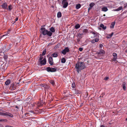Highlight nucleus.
Returning <instances> with one entry per match:
<instances>
[{"label": "nucleus", "mask_w": 127, "mask_h": 127, "mask_svg": "<svg viewBox=\"0 0 127 127\" xmlns=\"http://www.w3.org/2000/svg\"><path fill=\"white\" fill-rule=\"evenodd\" d=\"M85 68V66L84 63L82 62H78L75 64V68L76 70L79 73V71Z\"/></svg>", "instance_id": "nucleus-1"}, {"label": "nucleus", "mask_w": 127, "mask_h": 127, "mask_svg": "<svg viewBox=\"0 0 127 127\" xmlns=\"http://www.w3.org/2000/svg\"><path fill=\"white\" fill-rule=\"evenodd\" d=\"M43 34L44 35H47L49 36H52V33L50 31H48L47 30H46L42 32Z\"/></svg>", "instance_id": "nucleus-2"}, {"label": "nucleus", "mask_w": 127, "mask_h": 127, "mask_svg": "<svg viewBox=\"0 0 127 127\" xmlns=\"http://www.w3.org/2000/svg\"><path fill=\"white\" fill-rule=\"evenodd\" d=\"M5 116H9L13 117V115L7 112L4 111L1 112V115Z\"/></svg>", "instance_id": "nucleus-3"}, {"label": "nucleus", "mask_w": 127, "mask_h": 127, "mask_svg": "<svg viewBox=\"0 0 127 127\" xmlns=\"http://www.w3.org/2000/svg\"><path fill=\"white\" fill-rule=\"evenodd\" d=\"M39 65L41 66L42 65H44L46 63V59L44 58L42 60L39 61Z\"/></svg>", "instance_id": "nucleus-4"}, {"label": "nucleus", "mask_w": 127, "mask_h": 127, "mask_svg": "<svg viewBox=\"0 0 127 127\" xmlns=\"http://www.w3.org/2000/svg\"><path fill=\"white\" fill-rule=\"evenodd\" d=\"M69 51V50L68 47H66L65 48V49L63 50L62 51L61 53L65 55L66 53L68 52Z\"/></svg>", "instance_id": "nucleus-5"}, {"label": "nucleus", "mask_w": 127, "mask_h": 127, "mask_svg": "<svg viewBox=\"0 0 127 127\" xmlns=\"http://www.w3.org/2000/svg\"><path fill=\"white\" fill-rule=\"evenodd\" d=\"M67 1V0H63L62 1V3L63 5V7L66 8L67 6L68 3Z\"/></svg>", "instance_id": "nucleus-6"}, {"label": "nucleus", "mask_w": 127, "mask_h": 127, "mask_svg": "<svg viewBox=\"0 0 127 127\" xmlns=\"http://www.w3.org/2000/svg\"><path fill=\"white\" fill-rule=\"evenodd\" d=\"M47 70L48 72H54L56 71V69L54 68H51L50 67H48L47 68Z\"/></svg>", "instance_id": "nucleus-7"}, {"label": "nucleus", "mask_w": 127, "mask_h": 127, "mask_svg": "<svg viewBox=\"0 0 127 127\" xmlns=\"http://www.w3.org/2000/svg\"><path fill=\"white\" fill-rule=\"evenodd\" d=\"M1 6L2 8L3 9H8L7 5L6 3H4L2 4L1 5Z\"/></svg>", "instance_id": "nucleus-8"}, {"label": "nucleus", "mask_w": 127, "mask_h": 127, "mask_svg": "<svg viewBox=\"0 0 127 127\" xmlns=\"http://www.w3.org/2000/svg\"><path fill=\"white\" fill-rule=\"evenodd\" d=\"M105 53L104 51L101 49L100 50L99 52L98 53V54L99 56H102L105 54Z\"/></svg>", "instance_id": "nucleus-9"}, {"label": "nucleus", "mask_w": 127, "mask_h": 127, "mask_svg": "<svg viewBox=\"0 0 127 127\" xmlns=\"http://www.w3.org/2000/svg\"><path fill=\"white\" fill-rule=\"evenodd\" d=\"M113 61L115 62L116 61L117 58V54L116 53H113Z\"/></svg>", "instance_id": "nucleus-10"}, {"label": "nucleus", "mask_w": 127, "mask_h": 127, "mask_svg": "<svg viewBox=\"0 0 127 127\" xmlns=\"http://www.w3.org/2000/svg\"><path fill=\"white\" fill-rule=\"evenodd\" d=\"M49 64L51 65H52L53 64V59L52 57H50L49 59Z\"/></svg>", "instance_id": "nucleus-11"}, {"label": "nucleus", "mask_w": 127, "mask_h": 127, "mask_svg": "<svg viewBox=\"0 0 127 127\" xmlns=\"http://www.w3.org/2000/svg\"><path fill=\"white\" fill-rule=\"evenodd\" d=\"M99 40V39L98 38H96L95 39H93L91 41L92 43H94L95 42H97Z\"/></svg>", "instance_id": "nucleus-12"}, {"label": "nucleus", "mask_w": 127, "mask_h": 127, "mask_svg": "<svg viewBox=\"0 0 127 127\" xmlns=\"http://www.w3.org/2000/svg\"><path fill=\"white\" fill-rule=\"evenodd\" d=\"M90 32L94 35V37H96L97 35V34H98L95 31H91Z\"/></svg>", "instance_id": "nucleus-13"}, {"label": "nucleus", "mask_w": 127, "mask_h": 127, "mask_svg": "<svg viewBox=\"0 0 127 127\" xmlns=\"http://www.w3.org/2000/svg\"><path fill=\"white\" fill-rule=\"evenodd\" d=\"M108 10V9L106 7H103L102 8V11H104V12H106Z\"/></svg>", "instance_id": "nucleus-14"}, {"label": "nucleus", "mask_w": 127, "mask_h": 127, "mask_svg": "<svg viewBox=\"0 0 127 127\" xmlns=\"http://www.w3.org/2000/svg\"><path fill=\"white\" fill-rule=\"evenodd\" d=\"M10 80L9 79H8L7 80L5 81V83L6 85H8L10 84Z\"/></svg>", "instance_id": "nucleus-15"}, {"label": "nucleus", "mask_w": 127, "mask_h": 127, "mask_svg": "<svg viewBox=\"0 0 127 127\" xmlns=\"http://www.w3.org/2000/svg\"><path fill=\"white\" fill-rule=\"evenodd\" d=\"M113 33L112 32L111 33L108 34L107 37V38H111L113 35Z\"/></svg>", "instance_id": "nucleus-16"}, {"label": "nucleus", "mask_w": 127, "mask_h": 127, "mask_svg": "<svg viewBox=\"0 0 127 127\" xmlns=\"http://www.w3.org/2000/svg\"><path fill=\"white\" fill-rule=\"evenodd\" d=\"M52 56L54 57H56L58 56V54L57 53L55 52L52 55Z\"/></svg>", "instance_id": "nucleus-17"}, {"label": "nucleus", "mask_w": 127, "mask_h": 127, "mask_svg": "<svg viewBox=\"0 0 127 127\" xmlns=\"http://www.w3.org/2000/svg\"><path fill=\"white\" fill-rule=\"evenodd\" d=\"M115 22H112L111 23V24L110 27L111 28H114V26L115 25Z\"/></svg>", "instance_id": "nucleus-18"}, {"label": "nucleus", "mask_w": 127, "mask_h": 127, "mask_svg": "<svg viewBox=\"0 0 127 127\" xmlns=\"http://www.w3.org/2000/svg\"><path fill=\"white\" fill-rule=\"evenodd\" d=\"M123 9V7L122 6L114 10L115 11H119Z\"/></svg>", "instance_id": "nucleus-19"}, {"label": "nucleus", "mask_w": 127, "mask_h": 127, "mask_svg": "<svg viewBox=\"0 0 127 127\" xmlns=\"http://www.w3.org/2000/svg\"><path fill=\"white\" fill-rule=\"evenodd\" d=\"M100 27L101 28H102L103 30H105L106 29V26H104V25L103 24H100Z\"/></svg>", "instance_id": "nucleus-20"}, {"label": "nucleus", "mask_w": 127, "mask_h": 127, "mask_svg": "<svg viewBox=\"0 0 127 127\" xmlns=\"http://www.w3.org/2000/svg\"><path fill=\"white\" fill-rule=\"evenodd\" d=\"M62 16V14L60 12H58L57 13V17L58 18L61 17Z\"/></svg>", "instance_id": "nucleus-21"}, {"label": "nucleus", "mask_w": 127, "mask_h": 127, "mask_svg": "<svg viewBox=\"0 0 127 127\" xmlns=\"http://www.w3.org/2000/svg\"><path fill=\"white\" fill-rule=\"evenodd\" d=\"M50 32H55V30L54 28L53 27H51L50 29Z\"/></svg>", "instance_id": "nucleus-22"}, {"label": "nucleus", "mask_w": 127, "mask_h": 127, "mask_svg": "<svg viewBox=\"0 0 127 127\" xmlns=\"http://www.w3.org/2000/svg\"><path fill=\"white\" fill-rule=\"evenodd\" d=\"M50 83H51L53 86H54L55 84V81L54 80H51L49 81Z\"/></svg>", "instance_id": "nucleus-23"}, {"label": "nucleus", "mask_w": 127, "mask_h": 127, "mask_svg": "<svg viewBox=\"0 0 127 127\" xmlns=\"http://www.w3.org/2000/svg\"><path fill=\"white\" fill-rule=\"evenodd\" d=\"M81 7V5L80 4H78L76 5V8L77 9Z\"/></svg>", "instance_id": "nucleus-24"}, {"label": "nucleus", "mask_w": 127, "mask_h": 127, "mask_svg": "<svg viewBox=\"0 0 127 127\" xmlns=\"http://www.w3.org/2000/svg\"><path fill=\"white\" fill-rule=\"evenodd\" d=\"M80 26L79 25V24H77L75 26V28L76 29H77L79 28H80Z\"/></svg>", "instance_id": "nucleus-25"}, {"label": "nucleus", "mask_w": 127, "mask_h": 127, "mask_svg": "<svg viewBox=\"0 0 127 127\" xmlns=\"http://www.w3.org/2000/svg\"><path fill=\"white\" fill-rule=\"evenodd\" d=\"M83 35V34L78 33L77 35V36L79 38H82V35Z\"/></svg>", "instance_id": "nucleus-26"}, {"label": "nucleus", "mask_w": 127, "mask_h": 127, "mask_svg": "<svg viewBox=\"0 0 127 127\" xmlns=\"http://www.w3.org/2000/svg\"><path fill=\"white\" fill-rule=\"evenodd\" d=\"M66 61V60L64 58H63L62 59H61V62L63 63H64Z\"/></svg>", "instance_id": "nucleus-27"}, {"label": "nucleus", "mask_w": 127, "mask_h": 127, "mask_svg": "<svg viewBox=\"0 0 127 127\" xmlns=\"http://www.w3.org/2000/svg\"><path fill=\"white\" fill-rule=\"evenodd\" d=\"M12 5H10L8 6V9L9 11H11L12 10Z\"/></svg>", "instance_id": "nucleus-28"}, {"label": "nucleus", "mask_w": 127, "mask_h": 127, "mask_svg": "<svg viewBox=\"0 0 127 127\" xmlns=\"http://www.w3.org/2000/svg\"><path fill=\"white\" fill-rule=\"evenodd\" d=\"M88 31L87 29H85L83 30V32L85 33V34H86V33H87L88 32Z\"/></svg>", "instance_id": "nucleus-29"}, {"label": "nucleus", "mask_w": 127, "mask_h": 127, "mask_svg": "<svg viewBox=\"0 0 127 127\" xmlns=\"http://www.w3.org/2000/svg\"><path fill=\"white\" fill-rule=\"evenodd\" d=\"M95 4L94 3L92 2L90 4V8H92V7Z\"/></svg>", "instance_id": "nucleus-30"}, {"label": "nucleus", "mask_w": 127, "mask_h": 127, "mask_svg": "<svg viewBox=\"0 0 127 127\" xmlns=\"http://www.w3.org/2000/svg\"><path fill=\"white\" fill-rule=\"evenodd\" d=\"M7 120L6 119H0V122H6Z\"/></svg>", "instance_id": "nucleus-31"}, {"label": "nucleus", "mask_w": 127, "mask_h": 127, "mask_svg": "<svg viewBox=\"0 0 127 127\" xmlns=\"http://www.w3.org/2000/svg\"><path fill=\"white\" fill-rule=\"evenodd\" d=\"M46 50H44L43 52H42V56H44L45 55L46 53Z\"/></svg>", "instance_id": "nucleus-32"}, {"label": "nucleus", "mask_w": 127, "mask_h": 127, "mask_svg": "<svg viewBox=\"0 0 127 127\" xmlns=\"http://www.w3.org/2000/svg\"><path fill=\"white\" fill-rule=\"evenodd\" d=\"M11 46L12 44H10L8 45L7 46L8 48L7 49L8 50L10 49L11 48Z\"/></svg>", "instance_id": "nucleus-33"}, {"label": "nucleus", "mask_w": 127, "mask_h": 127, "mask_svg": "<svg viewBox=\"0 0 127 127\" xmlns=\"http://www.w3.org/2000/svg\"><path fill=\"white\" fill-rule=\"evenodd\" d=\"M75 87V84L74 83H73L72 85V87L73 88H74Z\"/></svg>", "instance_id": "nucleus-34"}, {"label": "nucleus", "mask_w": 127, "mask_h": 127, "mask_svg": "<svg viewBox=\"0 0 127 127\" xmlns=\"http://www.w3.org/2000/svg\"><path fill=\"white\" fill-rule=\"evenodd\" d=\"M37 105L38 106H40L42 105V104H41L39 102L37 104Z\"/></svg>", "instance_id": "nucleus-35"}, {"label": "nucleus", "mask_w": 127, "mask_h": 127, "mask_svg": "<svg viewBox=\"0 0 127 127\" xmlns=\"http://www.w3.org/2000/svg\"><path fill=\"white\" fill-rule=\"evenodd\" d=\"M126 83L125 82H123L122 84V87H123V86H126Z\"/></svg>", "instance_id": "nucleus-36"}, {"label": "nucleus", "mask_w": 127, "mask_h": 127, "mask_svg": "<svg viewBox=\"0 0 127 127\" xmlns=\"http://www.w3.org/2000/svg\"><path fill=\"white\" fill-rule=\"evenodd\" d=\"M43 57L42 56H40V58H39V61L42 60L43 59Z\"/></svg>", "instance_id": "nucleus-37"}, {"label": "nucleus", "mask_w": 127, "mask_h": 127, "mask_svg": "<svg viewBox=\"0 0 127 127\" xmlns=\"http://www.w3.org/2000/svg\"><path fill=\"white\" fill-rule=\"evenodd\" d=\"M46 30V29H45L44 28H41V30L42 31H43Z\"/></svg>", "instance_id": "nucleus-38"}, {"label": "nucleus", "mask_w": 127, "mask_h": 127, "mask_svg": "<svg viewBox=\"0 0 127 127\" xmlns=\"http://www.w3.org/2000/svg\"><path fill=\"white\" fill-rule=\"evenodd\" d=\"M83 50V48H79V50L80 51H82Z\"/></svg>", "instance_id": "nucleus-39"}, {"label": "nucleus", "mask_w": 127, "mask_h": 127, "mask_svg": "<svg viewBox=\"0 0 127 127\" xmlns=\"http://www.w3.org/2000/svg\"><path fill=\"white\" fill-rule=\"evenodd\" d=\"M54 44L53 43H50L49 44H48V46H50V45H53Z\"/></svg>", "instance_id": "nucleus-40"}, {"label": "nucleus", "mask_w": 127, "mask_h": 127, "mask_svg": "<svg viewBox=\"0 0 127 127\" xmlns=\"http://www.w3.org/2000/svg\"><path fill=\"white\" fill-rule=\"evenodd\" d=\"M127 6V3H126L124 4V8H125Z\"/></svg>", "instance_id": "nucleus-41"}, {"label": "nucleus", "mask_w": 127, "mask_h": 127, "mask_svg": "<svg viewBox=\"0 0 127 127\" xmlns=\"http://www.w3.org/2000/svg\"><path fill=\"white\" fill-rule=\"evenodd\" d=\"M123 89L124 90H126V86H123L122 87Z\"/></svg>", "instance_id": "nucleus-42"}, {"label": "nucleus", "mask_w": 127, "mask_h": 127, "mask_svg": "<svg viewBox=\"0 0 127 127\" xmlns=\"http://www.w3.org/2000/svg\"><path fill=\"white\" fill-rule=\"evenodd\" d=\"M3 57L5 59H7V57L6 55H4Z\"/></svg>", "instance_id": "nucleus-43"}, {"label": "nucleus", "mask_w": 127, "mask_h": 127, "mask_svg": "<svg viewBox=\"0 0 127 127\" xmlns=\"http://www.w3.org/2000/svg\"><path fill=\"white\" fill-rule=\"evenodd\" d=\"M5 127H13V126H9V125H7L5 126Z\"/></svg>", "instance_id": "nucleus-44"}, {"label": "nucleus", "mask_w": 127, "mask_h": 127, "mask_svg": "<svg viewBox=\"0 0 127 127\" xmlns=\"http://www.w3.org/2000/svg\"><path fill=\"white\" fill-rule=\"evenodd\" d=\"M109 78V77H106L105 78V79L106 80H107Z\"/></svg>", "instance_id": "nucleus-45"}, {"label": "nucleus", "mask_w": 127, "mask_h": 127, "mask_svg": "<svg viewBox=\"0 0 127 127\" xmlns=\"http://www.w3.org/2000/svg\"><path fill=\"white\" fill-rule=\"evenodd\" d=\"M103 46V45L102 44H100V47L101 48Z\"/></svg>", "instance_id": "nucleus-46"}, {"label": "nucleus", "mask_w": 127, "mask_h": 127, "mask_svg": "<svg viewBox=\"0 0 127 127\" xmlns=\"http://www.w3.org/2000/svg\"><path fill=\"white\" fill-rule=\"evenodd\" d=\"M100 127H105L103 125H101L100 126Z\"/></svg>", "instance_id": "nucleus-47"}, {"label": "nucleus", "mask_w": 127, "mask_h": 127, "mask_svg": "<svg viewBox=\"0 0 127 127\" xmlns=\"http://www.w3.org/2000/svg\"><path fill=\"white\" fill-rule=\"evenodd\" d=\"M30 112H31V113H32L33 114H35L34 112L33 111H30Z\"/></svg>", "instance_id": "nucleus-48"}, {"label": "nucleus", "mask_w": 127, "mask_h": 127, "mask_svg": "<svg viewBox=\"0 0 127 127\" xmlns=\"http://www.w3.org/2000/svg\"><path fill=\"white\" fill-rule=\"evenodd\" d=\"M18 20V18L17 17L15 19V21H17Z\"/></svg>", "instance_id": "nucleus-49"}, {"label": "nucleus", "mask_w": 127, "mask_h": 127, "mask_svg": "<svg viewBox=\"0 0 127 127\" xmlns=\"http://www.w3.org/2000/svg\"><path fill=\"white\" fill-rule=\"evenodd\" d=\"M90 8V7L89 8H88V10H90L91 9V8Z\"/></svg>", "instance_id": "nucleus-50"}, {"label": "nucleus", "mask_w": 127, "mask_h": 127, "mask_svg": "<svg viewBox=\"0 0 127 127\" xmlns=\"http://www.w3.org/2000/svg\"><path fill=\"white\" fill-rule=\"evenodd\" d=\"M83 103H82L81 104V105L80 106H82V105H83Z\"/></svg>", "instance_id": "nucleus-51"}, {"label": "nucleus", "mask_w": 127, "mask_h": 127, "mask_svg": "<svg viewBox=\"0 0 127 127\" xmlns=\"http://www.w3.org/2000/svg\"><path fill=\"white\" fill-rule=\"evenodd\" d=\"M2 125L0 124V127H1L2 126Z\"/></svg>", "instance_id": "nucleus-52"}, {"label": "nucleus", "mask_w": 127, "mask_h": 127, "mask_svg": "<svg viewBox=\"0 0 127 127\" xmlns=\"http://www.w3.org/2000/svg\"><path fill=\"white\" fill-rule=\"evenodd\" d=\"M105 14H104L103 15V16H105Z\"/></svg>", "instance_id": "nucleus-53"}, {"label": "nucleus", "mask_w": 127, "mask_h": 127, "mask_svg": "<svg viewBox=\"0 0 127 127\" xmlns=\"http://www.w3.org/2000/svg\"><path fill=\"white\" fill-rule=\"evenodd\" d=\"M126 52L127 53V49L126 50Z\"/></svg>", "instance_id": "nucleus-54"}, {"label": "nucleus", "mask_w": 127, "mask_h": 127, "mask_svg": "<svg viewBox=\"0 0 127 127\" xmlns=\"http://www.w3.org/2000/svg\"><path fill=\"white\" fill-rule=\"evenodd\" d=\"M29 114V113H26L25 114V115H26V114Z\"/></svg>", "instance_id": "nucleus-55"}, {"label": "nucleus", "mask_w": 127, "mask_h": 127, "mask_svg": "<svg viewBox=\"0 0 127 127\" xmlns=\"http://www.w3.org/2000/svg\"><path fill=\"white\" fill-rule=\"evenodd\" d=\"M1 112H0V115H1Z\"/></svg>", "instance_id": "nucleus-56"}, {"label": "nucleus", "mask_w": 127, "mask_h": 127, "mask_svg": "<svg viewBox=\"0 0 127 127\" xmlns=\"http://www.w3.org/2000/svg\"><path fill=\"white\" fill-rule=\"evenodd\" d=\"M16 108H17V106H16Z\"/></svg>", "instance_id": "nucleus-57"}, {"label": "nucleus", "mask_w": 127, "mask_h": 127, "mask_svg": "<svg viewBox=\"0 0 127 127\" xmlns=\"http://www.w3.org/2000/svg\"><path fill=\"white\" fill-rule=\"evenodd\" d=\"M107 18H109V17H107Z\"/></svg>", "instance_id": "nucleus-58"}, {"label": "nucleus", "mask_w": 127, "mask_h": 127, "mask_svg": "<svg viewBox=\"0 0 127 127\" xmlns=\"http://www.w3.org/2000/svg\"><path fill=\"white\" fill-rule=\"evenodd\" d=\"M91 38H92V37H91Z\"/></svg>", "instance_id": "nucleus-59"}]
</instances>
